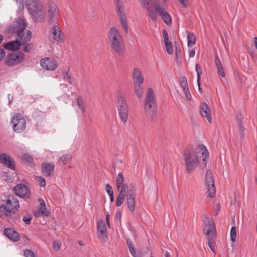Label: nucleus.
<instances>
[{"label": "nucleus", "instance_id": "obj_1", "mask_svg": "<svg viewBox=\"0 0 257 257\" xmlns=\"http://www.w3.org/2000/svg\"><path fill=\"white\" fill-rule=\"evenodd\" d=\"M208 155V151L203 145H199L195 149L193 146H189L184 153L187 173H190L193 171L198 166L201 159V167H206L207 163L206 158Z\"/></svg>", "mask_w": 257, "mask_h": 257}, {"label": "nucleus", "instance_id": "obj_2", "mask_svg": "<svg viewBox=\"0 0 257 257\" xmlns=\"http://www.w3.org/2000/svg\"><path fill=\"white\" fill-rule=\"evenodd\" d=\"M26 6L32 20L35 23H42L46 18L44 3L41 0H26Z\"/></svg>", "mask_w": 257, "mask_h": 257}, {"label": "nucleus", "instance_id": "obj_3", "mask_svg": "<svg viewBox=\"0 0 257 257\" xmlns=\"http://www.w3.org/2000/svg\"><path fill=\"white\" fill-rule=\"evenodd\" d=\"M27 27V24L24 19L18 17L8 27V32L11 34H16L21 39V42L23 44L28 43L31 39L32 33L29 30L25 36L24 30Z\"/></svg>", "mask_w": 257, "mask_h": 257}, {"label": "nucleus", "instance_id": "obj_4", "mask_svg": "<svg viewBox=\"0 0 257 257\" xmlns=\"http://www.w3.org/2000/svg\"><path fill=\"white\" fill-rule=\"evenodd\" d=\"M110 47L113 51L119 55H122L124 51V44L123 38L118 30L111 27L107 35Z\"/></svg>", "mask_w": 257, "mask_h": 257}, {"label": "nucleus", "instance_id": "obj_5", "mask_svg": "<svg viewBox=\"0 0 257 257\" xmlns=\"http://www.w3.org/2000/svg\"><path fill=\"white\" fill-rule=\"evenodd\" d=\"M157 103L154 90L152 88L147 90L146 96V109L149 108L148 114L146 111V116L148 119H152L157 113Z\"/></svg>", "mask_w": 257, "mask_h": 257}, {"label": "nucleus", "instance_id": "obj_6", "mask_svg": "<svg viewBox=\"0 0 257 257\" xmlns=\"http://www.w3.org/2000/svg\"><path fill=\"white\" fill-rule=\"evenodd\" d=\"M11 123L14 132L18 133L23 132L26 126V119L24 117L18 113H14Z\"/></svg>", "mask_w": 257, "mask_h": 257}, {"label": "nucleus", "instance_id": "obj_7", "mask_svg": "<svg viewBox=\"0 0 257 257\" xmlns=\"http://www.w3.org/2000/svg\"><path fill=\"white\" fill-rule=\"evenodd\" d=\"M47 17L50 24H53L58 18L60 11L54 1L49 0L47 3Z\"/></svg>", "mask_w": 257, "mask_h": 257}, {"label": "nucleus", "instance_id": "obj_8", "mask_svg": "<svg viewBox=\"0 0 257 257\" xmlns=\"http://www.w3.org/2000/svg\"><path fill=\"white\" fill-rule=\"evenodd\" d=\"M25 59V54L22 52H13L8 54L5 58L6 64L8 66H15Z\"/></svg>", "mask_w": 257, "mask_h": 257}, {"label": "nucleus", "instance_id": "obj_9", "mask_svg": "<svg viewBox=\"0 0 257 257\" xmlns=\"http://www.w3.org/2000/svg\"><path fill=\"white\" fill-rule=\"evenodd\" d=\"M205 185L207 189V196L210 198L215 196L216 189L214 185V181L212 172L207 170L205 177Z\"/></svg>", "mask_w": 257, "mask_h": 257}, {"label": "nucleus", "instance_id": "obj_10", "mask_svg": "<svg viewBox=\"0 0 257 257\" xmlns=\"http://www.w3.org/2000/svg\"><path fill=\"white\" fill-rule=\"evenodd\" d=\"M15 194L23 198H28L30 197V190L29 188L24 184H19L14 188Z\"/></svg>", "mask_w": 257, "mask_h": 257}, {"label": "nucleus", "instance_id": "obj_11", "mask_svg": "<svg viewBox=\"0 0 257 257\" xmlns=\"http://www.w3.org/2000/svg\"><path fill=\"white\" fill-rule=\"evenodd\" d=\"M153 8H154L156 10V11L158 12V14L161 17L165 24L168 25L171 24L172 19L171 16L164 8L158 4H154Z\"/></svg>", "mask_w": 257, "mask_h": 257}, {"label": "nucleus", "instance_id": "obj_12", "mask_svg": "<svg viewBox=\"0 0 257 257\" xmlns=\"http://www.w3.org/2000/svg\"><path fill=\"white\" fill-rule=\"evenodd\" d=\"M40 65L43 69L47 70L53 71L57 68L56 60L50 57H45L40 60Z\"/></svg>", "mask_w": 257, "mask_h": 257}, {"label": "nucleus", "instance_id": "obj_13", "mask_svg": "<svg viewBox=\"0 0 257 257\" xmlns=\"http://www.w3.org/2000/svg\"><path fill=\"white\" fill-rule=\"evenodd\" d=\"M51 35L53 39L59 43H63L64 37L63 32L60 27L56 25H54L50 30Z\"/></svg>", "mask_w": 257, "mask_h": 257}, {"label": "nucleus", "instance_id": "obj_14", "mask_svg": "<svg viewBox=\"0 0 257 257\" xmlns=\"http://www.w3.org/2000/svg\"><path fill=\"white\" fill-rule=\"evenodd\" d=\"M116 103L117 110L128 109V106L125 99V95L123 93L118 92L116 93Z\"/></svg>", "mask_w": 257, "mask_h": 257}, {"label": "nucleus", "instance_id": "obj_15", "mask_svg": "<svg viewBox=\"0 0 257 257\" xmlns=\"http://www.w3.org/2000/svg\"><path fill=\"white\" fill-rule=\"evenodd\" d=\"M0 162L5 166L15 170V161L12 159L10 156L6 154L2 153L0 154Z\"/></svg>", "mask_w": 257, "mask_h": 257}, {"label": "nucleus", "instance_id": "obj_16", "mask_svg": "<svg viewBox=\"0 0 257 257\" xmlns=\"http://www.w3.org/2000/svg\"><path fill=\"white\" fill-rule=\"evenodd\" d=\"M5 205L11 213L14 212L15 210L20 206L19 200L13 196L8 197Z\"/></svg>", "mask_w": 257, "mask_h": 257}, {"label": "nucleus", "instance_id": "obj_17", "mask_svg": "<svg viewBox=\"0 0 257 257\" xmlns=\"http://www.w3.org/2000/svg\"><path fill=\"white\" fill-rule=\"evenodd\" d=\"M200 113L209 123L212 122L210 109L207 103L204 102L200 105Z\"/></svg>", "mask_w": 257, "mask_h": 257}, {"label": "nucleus", "instance_id": "obj_18", "mask_svg": "<svg viewBox=\"0 0 257 257\" xmlns=\"http://www.w3.org/2000/svg\"><path fill=\"white\" fill-rule=\"evenodd\" d=\"M41 168L45 176L50 177L54 174L55 165L53 162H44L42 164Z\"/></svg>", "mask_w": 257, "mask_h": 257}, {"label": "nucleus", "instance_id": "obj_19", "mask_svg": "<svg viewBox=\"0 0 257 257\" xmlns=\"http://www.w3.org/2000/svg\"><path fill=\"white\" fill-rule=\"evenodd\" d=\"M118 10H117V13L120 19L121 25L125 32L127 33L128 32V29L125 14L124 13V9L121 10L120 6H118Z\"/></svg>", "mask_w": 257, "mask_h": 257}, {"label": "nucleus", "instance_id": "obj_20", "mask_svg": "<svg viewBox=\"0 0 257 257\" xmlns=\"http://www.w3.org/2000/svg\"><path fill=\"white\" fill-rule=\"evenodd\" d=\"M133 85H142L144 77L141 71L138 68H135L133 72Z\"/></svg>", "mask_w": 257, "mask_h": 257}, {"label": "nucleus", "instance_id": "obj_21", "mask_svg": "<svg viewBox=\"0 0 257 257\" xmlns=\"http://www.w3.org/2000/svg\"><path fill=\"white\" fill-rule=\"evenodd\" d=\"M204 226L203 231L207 237H210L213 235L216 236L215 225L213 221L204 224Z\"/></svg>", "mask_w": 257, "mask_h": 257}, {"label": "nucleus", "instance_id": "obj_22", "mask_svg": "<svg viewBox=\"0 0 257 257\" xmlns=\"http://www.w3.org/2000/svg\"><path fill=\"white\" fill-rule=\"evenodd\" d=\"M4 233L8 238L13 241H17L20 239L19 234L13 228H5L4 230Z\"/></svg>", "mask_w": 257, "mask_h": 257}, {"label": "nucleus", "instance_id": "obj_23", "mask_svg": "<svg viewBox=\"0 0 257 257\" xmlns=\"http://www.w3.org/2000/svg\"><path fill=\"white\" fill-rule=\"evenodd\" d=\"M24 44H23L21 42V39H20V41L16 40L15 41H12L5 44L4 45V48L6 50L15 51L18 50L22 45Z\"/></svg>", "mask_w": 257, "mask_h": 257}, {"label": "nucleus", "instance_id": "obj_24", "mask_svg": "<svg viewBox=\"0 0 257 257\" xmlns=\"http://www.w3.org/2000/svg\"><path fill=\"white\" fill-rule=\"evenodd\" d=\"M127 204L129 210L133 212L135 209V195L133 192H129L126 195Z\"/></svg>", "mask_w": 257, "mask_h": 257}, {"label": "nucleus", "instance_id": "obj_25", "mask_svg": "<svg viewBox=\"0 0 257 257\" xmlns=\"http://www.w3.org/2000/svg\"><path fill=\"white\" fill-rule=\"evenodd\" d=\"M118 114L123 123H126L128 120V109L118 110Z\"/></svg>", "mask_w": 257, "mask_h": 257}, {"label": "nucleus", "instance_id": "obj_26", "mask_svg": "<svg viewBox=\"0 0 257 257\" xmlns=\"http://www.w3.org/2000/svg\"><path fill=\"white\" fill-rule=\"evenodd\" d=\"M12 213L8 210L5 204L0 206V217H10L11 216Z\"/></svg>", "mask_w": 257, "mask_h": 257}, {"label": "nucleus", "instance_id": "obj_27", "mask_svg": "<svg viewBox=\"0 0 257 257\" xmlns=\"http://www.w3.org/2000/svg\"><path fill=\"white\" fill-rule=\"evenodd\" d=\"M77 104L82 113L85 111V101L84 99L81 96H78L77 99Z\"/></svg>", "mask_w": 257, "mask_h": 257}, {"label": "nucleus", "instance_id": "obj_28", "mask_svg": "<svg viewBox=\"0 0 257 257\" xmlns=\"http://www.w3.org/2000/svg\"><path fill=\"white\" fill-rule=\"evenodd\" d=\"M72 158V156L71 154H66L63 155L62 156L60 157L58 159V163L60 165H65L68 163Z\"/></svg>", "mask_w": 257, "mask_h": 257}, {"label": "nucleus", "instance_id": "obj_29", "mask_svg": "<svg viewBox=\"0 0 257 257\" xmlns=\"http://www.w3.org/2000/svg\"><path fill=\"white\" fill-rule=\"evenodd\" d=\"M134 91L139 98H142L144 95V88L142 85H134Z\"/></svg>", "mask_w": 257, "mask_h": 257}, {"label": "nucleus", "instance_id": "obj_30", "mask_svg": "<svg viewBox=\"0 0 257 257\" xmlns=\"http://www.w3.org/2000/svg\"><path fill=\"white\" fill-rule=\"evenodd\" d=\"M22 160L25 163L28 165L31 166L33 165V159L32 157L28 154H24L21 156Z\"/></svg>", "mask_w": 257, "mask_h": 257}, {"label": "nucleus", "instance_id": "obj_31", "mask_svg": "<svg viewBox=\"0 0 257 257\" xmlns=\"http://www.w3.org/2000/svg\"><path fill=\"white\" fill-rule=\"evenodd\" d=\"M39 210L41 211V213L44 215V216L47 217L50 215V211L46 207V204L44 200H42L40 203Z\"/></svg>", "mask_w": 257, "mask_h": 257}, {"label": "nucleus", "instance_id": "obj_32", "mask_svg": "<svg viewBox=\"0 0 257 257\" xmlns=\"http://www.w3.org/2000/svg\"><path fill=\"white\" fill-rule=\"evenodd\" d=\"M187 42L188 47H192L196 42V36L195 35L191 33H189L187 35Z\"/></svg>", "mask_w": 257, "mask_h": 257}, {"label": "nucleus", "instance_id": "obj_33", "mask_svg": "<svg viewBox=\"0 0 257 257\" xmlns=\"http://www.w3.org/2000/svg\"><path fill=\"white\" fill-rule=\"evenodd\" d=\"M148 13L149 17L154 22L156 21L157 20V14L158 12L156 11V10L154 8H149L148 9Z\"/></svg>", "mask_w": 257, "mask_h": 257}, {"label": "nucleus", "instance_id": "obj_34", "mask_svg": "<svg viewBox=\"0 0 257 257\" xmlns=\"http://www.w3.org/2000/svg\"><path fill=\"white\" fill-rule=\"evenodd\" d=\"M124 181V178L123 174L122 173H119L117 175V177L116 180V185L117 187V189L119 190L121 187L122 185H123Z\"/></svg>", "mask_w": 257, "mask_h": 257}, {"label": "nucleus", "instance_id": "obj_35", "mask_svg": "<svg viewBox=\"0 0 257 257\" xmlns=\"http://www.w3.org/2000/svg\"><path fill=\"white\" fill-rule=\"evenodd\" d=\"M127 244L129 248L130 251L132 255L134 257H139V253H137L135 250V248L134 245L132 244L131 241L127 240Z\"/></svg>", "mask_w": 257, "mask_h": 257}, {"label": "nucleus", "instance_id": "obj_36", "mask_svg": "<svg viewBox=\"0 0 257 257\" xmlns=\"http://www.w3.org/2000/svg\"><path fill=\"white\" fill-rule=\"evenodd\" d=\"M216 235H213L212 236L210 237H207L208 239V244L209 248L211 249L212 252L214 253L215 252V248L213 246V243L216 239Z\"/></svg>", "mask_w": 257, "mask_h": 257}, {"label": "nucleus", "instance_id": "obj_37", "mask_svg": "<svg viewBox=\"0 0 257 257\" xmlns=\"http://www.w3.org/2000/svg\"><path fill=\"white\" fill-rule=\"evenodd\" d=\"M63 79L64 80L67 81L71 84L75 85V79L74 78L71 77L70 75L69 74L68 72L66 71L64 75Z\"/></svg>", "mask_w": 257, "mask_h": 257}, {"label": "nucleus", "instance_id": "obj_38", "mask_svg": "<svg viewBox=\"0 0 257 257\" xmlns=\"http://www.w3.org/2000/svg\"><path fill=\"white\" fill-rule=\"evenodd\" d=\"M107 231L105 222L102 220L98 221L97 223V231Z\"/></svg>", "mask_w": 257, "mask_h": 257}, {"label": "nucleus", "instance_id": "obj_39", "mask_svg": "<svg viewBox=\"0 0 257 257\" xmlns=\"http://www.w3.org/2000/svg\"><path fill=\"white\" fill-rule=\"evenodd\" d=\"M195 69L197 75V82L199 84L201 79V75L202 73V70L200 66L198 64L195 65Z\"/></svg>", "mask_w": 257, "mask_h": 257}, {"label": "nucleus", "instance_id": "obj_40", "mask_svg": "<svg viewBox=\"0 0 257 257\" xmlns=\"http://www.w3.org/2000/svg\"><path fill=\"white\" fill-rule=\"evenodd\" d=\"M121 188L119 191V194H122L125 196L126 193H129V192H133L131 190H128V186L127 184L124 183L121 186Z\"/></svg>", "mask_w": 257, "mask_h": 257}, {"label": "nucleus", "instance_id": "obj_41", "mask_svg": "<svg viewBox=\"0 0 257 257\" xmlns=\"http://www.w3.org/2000/svg\"><path fill=\"white\" fill-rule=\"evenodd\" d=\"M230 239L232 242H234L236 238V228L235 226H232L230 229Z\"/></svg>", "mask_w": 257, "mask_h": 257}, {"label": "nucleus", "instance_id": "obj_42", "mask_svg": "<svg viewBox=\"0 0 257 257\" xmlns=\"http://www.w3.org/2000/svg\"><path fill=\"white\" fill-rule=\"evenodd\" d=\"M97 233H98V237L101 241L104 242L107 239V231H104V232H103L102 231H97Z\"/></svg>", "mask_w": 257, "mask_h": 257}, {"label": "nucleus", "instance_id": "obj_43", "mask_svg": "<svg viewBox=\"0 0 257 257\" xmlns=\"http://www.w3.org/2000/svg\"><path fill=\"white\" fill-rule=\"evenodd\" d=\"M165 45L167 53L170 55L172 54L173 53V48L172 42L170 41L165 43Z\"/></svg>", "mask_w": 257, "mask_h": 257}, {"label": "nucleus", "instance_id": "obj_44", "mask_svg": "<svg viewBox=\"0 0 257 257\" xmlns=\"http://www.w3.org/2000/svg\"><path fill=\"white\" fill-rule=\"evenodd\" d=\"M180 86L183 90L185 89L186 88H188V82L187 78L185 77H182L180 78Z\"/></svg>", "mask_w": 257, "mask_h": 257}, {"label": "nucleus", "instance_id": "obj_45", "mask_svg": "<svg viewBox=\"0 0 257 257\" xmlns=\"http://www.w3.org/2000/svg\"><path fill=\"white\" fill-rule=\"evenodd\" d=\"M125 196V195H123L122 194H118L116 202V205L117 206H120L123 203L124 200Z\"/></svg>", "mask_w": 257, "mask_h": 257}, {"label": "nucleus", "instance_id": "obj_46", "mask_svg": "<svg viewBox=\"0 0 257 257\" xmlns=\"http://www.w3.org/2000/svg\"><path fill=\"white\" fill-rule=\"evenodd\" d=\"M25 257H35L34 252L31 249H25L24 251Z\"/></svg>", "mask_w": 257, "mask_h": 257}, {"label": "nucleus", "instance_id": "obj_47", "mask_svg": "<svg viewBox=\"0 0 257 257\" xmlns=\"http://www.w3.org/2000/svg\"><path fill=\"white\" fill-rule=\"evenodd\" d=\"M28 43H27L25 45V46H24V47L23 48V51L25 52H27V53H29L30 52L31 50L33 49V44L32 43H29V44H27Z\"/></svg>", "mask_w": 257, "mask_h": 257}, {"label": "nucleus", "instance_id": "obj_48", "mask_svg": "<svg viewBox=\"0 0 257 257\" xmlns=\"http://www.w3.org/2000/svg\"><path fill=\"white\" fill-rule=\"evenodd\" d=\"M236 122L239 126L242 125L243 122V117L240 114H237L236 116Z\"/></svg>", "mask_w": 257, "mask_h": 257}, {"label": "nucleus", "instance_id": "obj_49", "mask_svg": "<svg viewBox=\"0 0 257 257\" xmlns=\"http://www.w3.org/2000/svg\"><path fill=\"white\" fill-rule=\"evenodd\" d=\"M61 243L60 241L56 240L53 242V247L56 251H59L61 248Z\"/></svg>", "mask_w": 257, "mask_h": 257}, {"label": "nucleus", "instance_id": "obj_50", "mask_svg": "<svg viewBox=\"0 0 257 257\" xmlns=\"http://www.w3.org/2000/svg\"><path fill=\"white\" fill-rule=\"evenodd\" d=\"M162 34H163V38L164 39V43H166V42L167 43V42H170V41L169 40V39L168 34V32L166 30H165V29L163 30Z\"/></svg>", "mask_w": 257, "mask_h": 257}, {"label": "nucleus", "instance_id": "obj_51", "mask_svg": "<svg viewBox=\"0 0 257 257\" xmlns=\"http://www.w3.org/2000/svg\"><path fill=\"white\" fill-rule=\"evenodd\" d=\"M37 181L41 187H44L46 186V181L43 177L41 176L37 177Z\"/></svg>", "mask_w": 257, "mask_h": 257}, {"label": "nucleus", "instance_id": "obj_52", "mask_svg": "<svg viewBox=\"0 0 257 257\" xmlns=\"http://www.w3.org/2000/svg\"><path fill=\"white\" fill-rule=\"evenodd\" d=\"M183 92L184 93L186 98L187 99L190 100L191 99V95L190 93L189 90L188 88H186L185 89L183 90Z\"/></svg>", "mask_w": 257, "mask_h": 257}, {"label": "nucleus", "instance_id": "obj_53", "mask_svg": "<svg viewBox=\"0 0 257 257\" xmlns=\"http://www.w3.org/2000/svg\"><path fill=\"white\" fill-rule=\"evenodd\" d=\"M115 5H116V10H118V6H120V8H121V10L124 9L123 3L122 2H121L120 0H115Z\"/></svg>", "mask_w": 257, "mask_h": 257}, {"label": "nucleus", "instance_id": "obj_54", "mask_svg": "<svg viewBox=\"0 0 257 257\" xmlns=\"http://www.w3.org/2000/svg\"><path fill=\"white\" fill-rule=\"evenodd\" d=\"M219 74L222 77L225 76V73L223 70L222 66L217 67Z\"/></svg>", "mask_w": 257, "mask_h": 257}, {"label": "nucleus", "instance_id": "obj_55", "mask_svg": "<svg viewBox=\"0 0 257 257\" xmlns=\"http://www.w3.org/2000/svg\"><path fill=\"white\" fill-rule=\"evenodd\" d=\"M105 189L108 195L111 194V192H113L112 187L109 184L106 185Z\"/></svg>", "mask_w": 257, "mask_h": 257}, {"label": "nucleus", "instance_id": "obj_56", "mask_svg": "<svg viewBox=\"0 0 257 257\" xmlns=\"http://www.w3.org/2000/svg\"><path fill=\"white\" fill-rule=\"evenodd\" d=\"M215 64H216V67L222 66V64L221 63V61H220L219 58H218V56H217L215 57Z\"/></svg>", "mask_w": 257, "mask_h": 257}, {"label": "nucleus", "instance_id": "obj_57", "mask_svg": "<svg viewBox=\"0 0 257 257\" xmlns=\"http://www.w3.org/2000/svg\"><path fill=\"white\" fill-rule=\"evenodd\" d=\"M6 55V53L3 49H0V61L4 59Z\"/></svg>", "mask_w": 257, "mask_h": 257}, {"label": "nucleus", "instance_id": "obj_58", "mask_svg": "<svg viewBox=\"0 0 257 257\" xmlns=\"http://www.w3.org/2000/svg\"><path fill=\"white\" fill-rule=\"evenodd\" d=\"M23 220L24 222L27 224H30L31 223V218H28L26 216H24L23 218Z\"/></svg>", "mask_w": 257, "mask_h": 257}, {"label": "nucleus", "instance_id": "obj_59", "mask_svg": "<svg viewBox=\"0 0 257 257\" xmlns=\"http://www.w3.org/2000/svg\"><path fill=\"white\" fill-rule=\"evenodd\" d=\"M239 133L241 136V138H243L244 136V128L242 125L239 126Z\"/></svg>", "mask_w": 257, "mask_h": 257}, {"label": "nucleus", "instance_id": "obj_60", "mask_svg": "<svg viewBox=\"0 0 257 257\" xmlns=\"http://www.w3.org/2000/svg\"><path fill=\"white\" fill-rule=\"evenodd\" d=\"M34 215L36 217H40L42 215H44L43 214H42V213H41V211H40V210H39L38 211H37L36 212H35L34 213Z\"/></svg>", "mask_w": 257, "mask_h": 257}, {"label": "nucleus", "instance_id": "obj_61", "mask_svg": "<svg viewBox=\"0 0 257 257\" xmlns=\"http://www.w3.org/2000/svg\"><path fill=\"white\" fill-rule=\"evenodd\" d=\"M175 55H176V57L177 58H178L179 57H180L181 50L180 49H178L177 47H176Z\"/></svg>", "mask_w": 257, "mask_h": 257}, {"label": "nucleus", "instance_id": "obj_62", "mask_svg": "<svg viewBox=\"0 0 257 257\" xmlns=\"http://www.w3.org/2000/svg\"><path fill=\"white\" fill-rule=\"evenodd\" d=\"M210 222H212V221L210 220L209 217L208 216V215H205L204 217V224L208 223Z\"/></svg>", "mask_w": 257, "mask_h": 257}, {"label": "nucleus", "instance_id": "obj_63", "mask_svg": "<svg viewBox=\"0 0 257 257\" xmlns=\"http://www.w3.org/2000/svg\"><path fill=\"white\" fill-rule=\"evenodd\" d=\"M181 4L182 5L185 7H187V2L186 0H178Z\"/></svg>", "mask_w": 257, "mask_h": 257}, {"label": "nucleus", "instance_id": "obj_64", "mask_svg": "<svg viewBox=\"0 0 257 257\" xmlns=\"http://www.w3.org/2000/svg\"><path fill=\"white\" fill-rule=\"evenodd\" d=\"M253 43L255 48L257 49V37H254L253 38Z\"/></svg>", "mask_w": 257, "mask_h": 257}]
</instances>
